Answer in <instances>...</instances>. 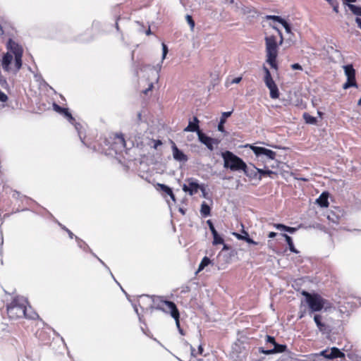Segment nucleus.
<instances>
[{
    "mask_svg": "<svg viewBox=\"0 0 361 361\" xmlns=\"http://www.w3.org/2000/svg\"><path fill=\"white\" fill-rule=\"evenodd\" d=\"M237 238L238 239L244 240L247 243H250V244H253V245H257L258 244L257 242H256V241L253 240L252 238H250L248 236V234L247 233H245V235H241L237 234Z\"/></svg>",
    "mask_w": 361,
    "mask_h": 361,
    "instance_id": "28",
    "label": "nucleus"
},
{
    "mask_svg": "<svg viewBox=\"0 0 361 361\" xmlns=\"http://www.w3.org/2000/svg\"><path fill=\"white\" fill-rule=\"evenodd\" d=\"M155 309L162 311L166 314H170V315L176 321V325L181 334H183V329L180 325V312L177 308L176 305L172 302L159 298L158 300L154 301Z\"/></svg>",
    "mask_w": 361,
    "mask_h": 361,
    "instance_id": "4",
    "label": "nucleus"
},
{
    "mask_svg": "<svg viewBox=\"0 0 361 361\" xmlns=\"http://www.w3.org/2000/svg\"><path fill=\"white\" fill-rule=\"evenodd\" d=\"M303 118L305 119V122L308 124L314 125L317 123V121L315 117L310 116L307 113L303 114Z\"/></svg>",
    "mask_w": 361,
    "mask_h": 361,
    "instance_id": "24",
    "label": "nucleus"
},
{
    "mask_svg": "<svg viewBox=\"0 0 361 361\" xmlns=\"http://www.w3.org/2000/svg\"><path fill=\"white\" fill-rule=\"evenodd\" d=\"M266 342L268 343H271L272 345H275L276 343L274 337L267 335L266 336Z\"/></svg>",
    "mask_w": 361,
    "mask_h": 361,
    "instance_id": "35",
    "label": "nucleus"
},
{
    "mask_svg": "<svg viewBox=\"0 0 361 361\" xmlns=\"http://www.w3.org/2000/svg\"><path fill=\"white\" fill-rule=\"evenodd\" d=\"M274 348L271 350H260V352L265 354V355H270V354H274L278 353H283L286 350L287 346L286 345L279 344L276 343L274 345Z\"/></svg>",
    "mask_w": 361,
    "mask_h": 361,
    "instance_id": "16",
    "label": "nucleus"
},
{
    "mask_svg": "<svg viewBox=\"0 0 361 361\" xmlns=\"http://www.w3.org/2000/svg\"><path fill=\"white\" fill-rule=\"evenodd\" d=\"M302 295L305 297V301L311 313L321 311L326 302V300L318 293H310L303 290Z\"/></svg>",
    "mask_w": 361,
    "mask_h": 361,
    "instance_id": "5",
    "label": "nucleus"
},
{
    "mask_svg": "<svg viewBox=\"0 0 361 361\" xmlns=\"http://www.w3.org/2000/svg\"><path fill=\"white\" fill-rule=\"evenodd\" d=\"M7 49L15 56V71H18L22 66L23 48L13 39H9L7 42Z\"/></svg>",
    "mask_w": 361,
    "mask_h": 361,
    "instance_id": "7",
    "label": "nucleus"
},
{
    "mask_svg": "<svg viewBox=\"0 0 361 361\" xmlns=\"http://www.w3.org/2000/svg\"><path fill=\"white\" fill-rule=\"evenodd\" d=\"M198 350H199V353L200 354H202V352H203V348L202 345H200L199 348H198Z\"/></svg>",
    "mask_w": 361,
    "mask_h": 361,
    "instance_id": "47",
    "label": "nucleus"
},
{
    "mask_svg": "<svg viewBox=\"0 0 361 361\" xmlns=\"http://www.w3.org/2000/svg\"><path fill=\"white\" fill-rule=\"evenodd\" d=\"M331 214H334L333 212H331L330 214L328 215V219L329 220L332 221L333 222L338 223V217L336 216V219H334V217H332L331 216Z\"/></svg>",
    "mask_w": 361,
    "mask_h": 361,
    "instance_id": "40",
    "label": "nucleus"
},
{
    "mask_svg": "<svg viewBox=\"0 0 361 361\" xmlns=\"http://www.w3.org/2000/svg\"><path fill=\"white\" fill-rule=\"evenodd\" d=\"M241 77L235 78L234 79L232 80L231 84H238L241 81Z\"/></svg>",
    "mask_w": 361,
    "mask_h": 361,
    "instance_id": "41",
    "label": "nucleus"
},
{
    "mask_svg": "<svg viewBox=\"0 0 361 361\" xmlns=\"http://www.w3.org/2000/svg\"><path fill=\"white\" fill-rule=\"evenodd\" d=\"M329 192H323L319 198L317 200V203L321 207H329Z\"/></svg>",
    "mask_w": 361,
    "mask_h": 361,
    "instance_id": "19",
    "label": "nucleus"
},
{
    "mask_svg": "<svg viewBox=\"0 0 361 361\" xmlns=\"http://www.w3.org/2000/svg\"><path fill=\"white\" fill-rule=\"evenodd\" d=\"M272 27L278 32L281 39L279 43H278L276 36L270 35L265 37L266 62L269 64L272 68L277 70L278 64L276 58L279 53V46L282 44L283 37L282 32L278 27L274 25H273Z\"/></svg>",
    "mask_w": 361,
    "mask_h": 361,
    "instance_id": "2",
    "label": "nucleus"
},
{
    "mask_svg": "<svg viewBox=\"0 0 361 361\" xmlns=\"http://www.w3.org/2000/svg\"><path fill=\"white\" fill-rule=\"evenodd\" d=\"M7 99H8V97L6 96V94L0 90V101L6 102L7 100Z\"/></svg>",
    "mask_w": 361,
    "mask_h": 361,
    "instance_id": "39",
    "label": "nucleus"
},
{
    "mask_svg": "<svg viewBox=\"0 0 361 361\" xmlns=\"http://www.w3.org/2000/svg\"><path fill=\"white\" fill-rule=\"evenodd\" d=\"M317 113H318V114H319V116H322V112L318 111Z\"/></svg>",
    "mask_w": 361,
    "mask_h": 361,
    "instance_id": "56",
    "label": "nucleus"
},
{
    "mask_svg": "<svg viewBox=\"0 0 361 361\" xmlns=\"http://www.w3.org/2000/svg\"><path fill=\"white\" fill-rule=\"evenodd\" d=\"M116 29L118 30V25L117 23H116Z\"/></svg>",
    "mask_w": 361,
    "mask_h": 361,
    "instance_id": "55",
    "label": "nucleus"
},
{
    "mask_svg": "<svg viewBox=\"0 0 361 361\" xmlns=\"http://www.w3.org/2000/svg\"><path fill=\"white\" fill-rule=\"evenodd\" d=\"M152 87H153V84H152V83H151V84L149 85V87L147 88V90H149V91L152 90Z\"/></svg>",
    "mask_w": 361,
    "mask_h": 361,
    "instance_id": "49",
    "label": "nucleus"
},
{
    "mask_svg": "<svg viewBox=\"0 0 361 361\" xmlns=\"http://www.w3.org/2000/svg\"><path fill=\"white\" fill-rule=\"evenodd\" d=\"M231 114L232 111H226L222 113L220 121L218 125V130L220 132H225L224 125L226 123V118H228L231 115Z\"/></svg>",
    "mask_w": 361,
    "mask_h": 361,
    "instance_id": "20",
    "label": "nucleus"
},
{
    "mask_svg": "<svg viewBox=\"0 0 361 361\" xmlns=\"http://www.w3.org/2000/svg\"><path fill=\"white\" fill-rule=\"evenodd\" d=\"M116 136H117V137L120 140L121 142L123 145H125V142H126V141H125V139H124L123 135V134H120V135H117Z\"/></svg>",
    "mask_w": 361,
    "mask_h": 361,
    "instance_id": "42",
    "label": "nucleus"
},
{
    "mask_svg": "<svg viewBox=\"0 0 361 361\" xmlns=\"http://www.w3.org/2000/svg\"><path fill=\"white\" fill-rule=\"evenodd\" d=\"M250 147L255 153V154L258 157H265L269 160H274L276 158V152L271 149L254 145H250Z\"/></svg>",
    "mask_w": 361,
    "mask_h": 361,
    "instance_id": "10",
    "label": "nucleus"
},
{
    "mask_svg": "<svg viewBox=\"0 0 361 361\" xmlns=\"http://www.w3.org/2000/svg\"><path fill=\"white\" fill-rule=\"evenodd\" d=\"M202 190L203 197H206L207 192L203 186H200L197 182H190L189 186L183 185V190L188 192L190 195L196 194L199 190Z\"/></svg>",
    "mask_w": 361,
    "mask_h": 361,
    "instance_id": "13",
    "label": "nucleus"
},
{
    "mask_svg": "<svg viewBox=\"0 0 361 361\" xmlns=\"http://www.w3.org/2000/svg\"><path fill=\"white\" fill-rule=\"evenodd\" d=\"M326 1H328L331 5H334L336 0H326Z\"/></svg>",
    "mask_w": 361,
    "mask_h": 361,
    "instance_id": "48",
    "label": "nucleus"
},
{
    "mask_svg": "<svg viewBox=\"0 0 361 361\" xmlns=\"http://www.w3.org/2000/svg\"><path fill=\"white\" fill-rule=\"evenodd\" d=\"M148 92H149V90H147V89H146L145 90L143 91L144 94H147Z\"/></svg>",
    "mask_w": 361,
    "mask_h": 361,
    "instance_id": "54",
    "label": "nucleus"
},
{
    "mask_svg": "<svg viewBox=\"0 0 361 361\" xmlns=\"http://www.w3.org/2000/svg\"><path fill=\"white\" fill-rule=\"evenodd\" d=\"M331 352L329 353V350L326 349L320 353V355L327 359H335V358H345V354L341 352L338 348L333 347L331 349Z\"/></svg>",
    "mask_w": 361,
    "mask_h": 361,
    "instance_id": "11",
    "label": "nucleus"
},
{
    "mask_svg": "<svg viewBox=\"0 0 361 361\" xmlns=\"http://www.w3.org/2000/svg\"><path fill=\"white\" fill-rule=\"evenodd\" d=\"M210 262H211V260L209 259V257H204L203 259H202L200 264H199L198 271H201L202 270H203L205 267H207V265H209L210 264Z\"/></svg>",
    "mask_w": 361,
    "mask_h": 361,
    "instance_id": "26",
    "label": "nucleus"
},
{
    "mask_svg": "<svg viewBox=\"0 0 361 361\" xmlns=\"http://www.w3.org/2000/svg\"><path fill=\"white\" fill-rule=\"evenodd\" d=\"M322 316L319 314H315L314 317V322L316 323L318 329L320 331H323L324 329L325 325L324 323L322 322Z\"/></svg>",
    "mask_w": 361,
    "mask_h": 361,
    "instance_id": "23",
    "label": "nucleus"
},
{
    "mask_svg": "<svg viewBox=\"0 0 361 361\" xmlns=\"http://www.w3.org/2000/svg\"><path fill=\"white\" fill-rule=\"evenodd\" d=\"M276 233H275V232H270L268 234V237L270 238H273L276 237Z\"/></svg>",
    "mask_w": 361,
    "mask_h": 361,
    "instance_id": "45",
    "label": "nucleus"
},
{
    "mask_svg": "<svg viewBox=\"0 0 361 361\" xmlns=\"http://www.w3.org/2000/svg\"><path fill=\"white\" fill-rule=\"evenodd\" d=\"M146 34H147V35H150V34H151V30H150V29H149L148 30H147V31H146Z\"/></svg>",
    "mask_w": 361,
    "mask_h": 361,
    "instance_id": "51",
    "label": "nucleus"
},
{
    "mask_svg": "<svg viewBox=\"0 0 361 361\" xmlns=\"http://www.w3.org/2000/svg\"><path fill=\"white\" fill-rule=\"evenodd\" d=\"M266 19L267 20H273L274 21H276L279 23L281 24V23L284 20V19H283L281 17L279 16H266Z\"/></svg>",
    "mask_w": 361,
    "mask_h": 361,
    "instance_id": "30",
    "label": "nucleus"
},
{
    "mask_svg": "<svg viewBox=\"0 0 361 361\" xmlns=\"http://www.w3.org/2000/svg\"><path fill=\"white\" fill-rule=\"evenodd\" d=\"M224 161V167L230 169L233 171H241L245 163L242 159L235 155L229 151H226L221 154Z\"/></svg>",
    "mask_w": 361,
    "mask_h": 361,
    "instance_id": "6",
    "label": "nucleus"
},
{
    "mask_svg": "<svg viewBox=\"0 0 361 361\" xmlns=\"http://www.w3.org/2000/svg\"><path fill=\"white\" fill-rule=\"evenodd\" d=\"M283 236L285 238L286 241L288 245L289 250L293 252L298 254L299 252L298 250L295 247L293 242L292 238L288 235L287 234H283Z\"/></svg>",
    "mask_w": 361,
    "mask_h": 361,
    "instance_id": "21",
    "label": "nucleus"
},
{
    "mask_svg": "<svg viewBox=\"0 0 361 361\" xmlns=\"http://www.w3.org/2000/svg\"><path fill=\"white\" fill-rule=\"evenodd\" d=\"M54 109H55L57 112H59V113H60V114H62V113L63 112V111L66 109L65 108H62V107L59 106V105H57V104H54Z\"/></svg>",
    "mask_w": 361,
    "mask_h": 361,
    "instance_id": "37",
    "label": "nucleus"
},
{
    "mask_svg": "<svg viewBox=\"0 0 361 361\" xmlns=\"http://www.w3.org/2000/svg\"><path fill=\"white\" fill-rule=\"evenodd\" d=\"M156 188L164 198H166L167 196H169L174 203L176 202L175 195L171 188L164 184L157 183Z\"/></svg>",
    "mask_w": 361,
    "mask_h": 361,
    "instance_id": "14",
    "label": "nucleus"
},
{
    "mask_svg": "<svg viewBox=\"0 0 361 361\" xmlns=\"http://www.w3.org/2000/svg\"><path fill=\"white\" fill-rule=\"evenodd\" d=\"M348 7H349L350 10L355 15L360 16H361V7L360 6H355V5H353V4H348Z\"/></svg>",
    "mask_w": 361,
    "mask_h": 361,
    "instance_id": "29",
    "label": "nucleus"
},
{
    "mask_svg": "<svg viewBox=\"0 0 361 361\" xmlns=\"http://www.w3.org/2000/svg\"><path fill=\"white\" fill-rule=\"evenodd\" d=\"M185 132H197L201 131L199 127V120L197 117L193 118V121H189L188 126L184 129Z\"/></svg>",
    "mask_w": 361,
    "mask_h": 361,
    "instance_id": "18",
    "label": "nucleus"
},
{
    "mask_svg": "<svg viewBox=\"0 0 361 361\" xmlns=\"http://www.w3.org/2000/svg\"><path fill=\"white\" fill-rule=\"evenodd\" d=\"M162 61L165 59L166 56V54L168 53V47L167 46L164 44V43H162Z\"/></svg>",
    "mask_w": 361,
    "mask_h": 361,
    "instance_id": "34",
    "label": "nucleus"
},
{
    "mask_svg": "<svg viewBox=\"0 0 361 361\" xmlns=\"http://www.w3.org/2000/svg\"><path fill=\"white\" fill-rule=\"evenodd\" d=\"M198 139L202 143L205 145L210 150L214 149V145H218L219 142L216 139H214L206 135L202 131H198Z\"/></svg>",
    "mask_w": 361,
    "mask_h": 361,
    "instance_id": "12",
    "label": "nucleus"
},
{
    "mask_svg": "<svg viewBox=\"0 0 361 361\" xmlns=\"http://www.w3.org/2000/svg\"><path fill=\"white\" fill-rule=\"evenodd\" d=\"M274 226L277 229L283 230V231H288L289 233H293V232H295L296 231L295 228L289 227V226H285V225L281 224H275Z\"/></svg>",
    "mask_w": 361,
    "mask_h": 361,
    "instance_id": "25",
    "label": "nucleus"
},
{
    "mask_svg": "<svg viewBox=\"0 0 361 361\" xmlns=\"http://www.w3.org/2000/svg\"><path fill=\"white\" fill-rule=\"evenodd\" d=\"M185 18H186L188 23L189 24V25L190 27V29L192 30L195 27V22H194L192 16L190 15H187Z\"/></svg>",
    "mask_w": 361,
    "mask_h": 361,
    "instance_id": "31",
    "label": "nucleus"
},
{
    "mask_svg": "<svg viewBox=\"0 0 361 361\" xmlns=\"http://www.w3.org/2000/svg\"><path fill=\"white\" fill-rule=\"evenodd\" d=\"M263 71L264 72V81L270 91V97L271 99H278L279 97V91L271 77L269 70L266 66H263Z\"/></svg>",
    "mask_w": 361,
    "mask_h": 361,
    "instance_id": "8",
    "label": "nucleus"
},
{
    "mask_svg": "<svg viewBox=\"0 0 361 361\" xmlns=\"http://www.w3.org/2000/svg\"><path fill=\"white\" fill-rule=\"evenodd\" d=\"M357 105H359V106L361 105V97H360V99L358 100Z\"/></svg>",
    "mask_w": 361,
    "mask_h": 361,
    "instance_id": "52",
    "label": "nucleus"
},
{
    "mask_svg": "<svg viewBox=\"0 0 361 361\" xmlns=\"http://www.w3.org/2000/svg\"><path fill=\"white\" fill-rule=\"evenodd\" d=\"M154 142H155V144H154V147L155 149H157L159 145H161L162 144V142L160 140H156Z\"/></svg>",
    "mask_w": 361,
    "mask_h": 361,
    "instance_id": "44",
    "label": "nucleus"
},
{
    "mask_svg": "<svg viewBox=\"0 0 361 361\" xmlns=\"http://www.w3.org/2000/svg\"><path fill=\"white\" fill-rule=\"evenodd\" d=\"M207 224H208V226L209 227V229H210L212 233H214L216 231V230L215 229V228H214L212 221L211 220H208L207 221Z\"/></svg>",
    "mask_w": 361,
    "mask_h": 361,
    "instance_id": "36",
    "label": "nucleus"
},
{
    "mask_svg": "<svg viewBox=\"0 0 361 361\" xmlns=\"http://www.w3.org/2000/svg\"><path fill=\"white\" fill-rule=\"evenodd\" d=\"M249 178L252 179H262V178H270V179H288V177L282 173L281 171L276 169L275 171L269 170L267 169H259L257 168L254 164H246L243 166L242 171Z\"/></svg>",
    "mask_w": 361,
    "mask_h": 361,
    "instance_id": "3",
    "label": "nucleus"
},
{
    "mask_svg": "<svg viewBox=\"0 0 361 361\" xmlns=\"http://www.w3.org/2000/svg\"><path fill=\"white\" fill-rule=\"evenodd\" d=\"M70 122L73 123L74 121V118L72 116L71 114L68 111V109H66L62 113Z\"/></svg>",
    "mask_w": 361,
    "mask_h": 361,
    "instance_id": "32",
    "label": "nucleus"
},
{
    "mask_svg": "<svg viewBox=\"0 0 361 361\" xmlns=\"http://www.w3.org/2000/svg\"><path fill=\"white\" fill-rule=\"evenodd\" d=\"M12 61H13V55L11 53L7 52L4 55V56L1 59V65H2L3 69L5 71L8 72L11 70L10 65L11 64Z\"/></svg>",
    "mask_w": 361,
    "mask_h": 361,
    "instance_id": "17",
    "label": "nucleus"
},
{
    "mask_svg": "<svg viewBox=\"0 0 361 361\" xmlns=\"http://www.w3.org/2000/svg\"><path fill=\"white\" fill-rule=\"evenodd\" d=\"M332 6L334 7V11L337 13L338 12V6L335 5L334 4Z\"/></svg>",
    "mask_w": 361,
    "mask_h": 361,
    "instance_id": "46",
    "label": "nucleus"
},
{
    "mask_svg": "<svg viewBox=\"0 0 361 361\" xmlns=\"http://www.w3.org/2000/svg\"><path fill=\"white\" fill-rule=\"evenodd\" d=\"M27 300L20 295H16L6 305V314L10 319L21 318L35 319L36 313L30 314L27 311Z\"/></svg>",
    "mask_w": 361,
    "mask_h": 361,
    "instance_id": "1",
    "label": "nucleus"
},
{
    "mask_svg": "<svg viewBox=\"0 0 361 361\" xmlns=\"http://www.w3.org/2000/svg\"><path fill=\"white\" fill-rule=\"evenodd\" d=\"M281 25L283 26V27L285 28L286 32L287 33H288V34L291 33V27H290V25L285 20L281 23Z\"/></svg>",
    "mask_w": 361,
    "mask_h": 361,
    "instance_id": "33",
    "label": "nucleus"
},
{
    "mask_svg": "<svg viewBox=\"0 0 361 361\" xmlns=\"http://www.w3.org/2000/svg\"><path fill=\"white\" fill-rule=\"evenodd\" d=\"M345 75L347 78L346 82L343 85V88L347 90L350 87H357V84L355 80V70L353 65H346L343 66Z\"/></svg>",
    "mask_w": 361,
    "mask_h": 361,
    "instance_id": "9",
    "label": "nucleus"
},
{
    "mask_svg": "<svg viewBox=\"0 0 361 361\" xmlns=\"http://www.w3.org/2000/svg\"><path fill=\"white\" fill-rule=\"evenodd\" d=\"M355 22L357 24V26L361 29V19L360 18H356Z\"/></svg>",
    "mask_w": 361,
    "mask_h": 361,
    "instance_id": "43",
    "label": "nucleus"
},
{
    "mask_svg": "<svg viewBox=\"0 0 361 361\" xmlns=\"http://www.w3.org/2000/svg\"><path fill=\"white\" fill-rule=\"evenodd\" d=\"M200 213L202 216L206 217L210 215L211 209L210 207L206 203L203 202L201 204Z\"/></svg>",
    "mask_w": 361,
    "mask_h": 361,
    "instance_id": "22",
    "label": "nucleus"
},
{
    "mask_svg": "<svg viewBox=\"0 0 361 361\" xmlns=\"http://www.w3.org/2000/svg\"><path fill=\"white\" fill-rule=\"evenodd\" d=\"M291 68L293 70H300L302 71V68L299 63H293L291 65Z\"/></svg>",
    "mask_w": 361,
    "mask_h": 361,
    "instance_id": "38",
    "label": "nucleus"
},
{
    "mask_svg": "<svg viewBox=\"0 0 361 361\" xmlns=\"http://www.w3.org/2000/svg\"><path fill=\"white\" fill-rule=\"evenodd\" d=\"M230 2L231 3H233V0H230Z\"/></svg>",
    "mask_w": 361,
    "mask_h": 361,
    "instance_id": "57",
    "label": "nucleus"
},
{
    "mask_svg": "<svg viewBox=\"0 0 361 361\" xmlns=\"http://www.w3.org/2000/svg\"><path fill=\"white\" fill-rule=\"evenodd\" d=\"M298 180L305 181V180H307L306 178H302L298 179Z\"/></svg>",
    "mask_w": 361,
    "mask_h": 361,
    "instance_id": "53",
    "label": "nucleus"
},
{
    "mask_svg": "<svg viewBox=\"0 0 361 361\" xmlns=\"http://www.w3.org/2000/svg\"><path fill=\"white\" fill-rule=\"evenodd\" d=\"M3 34H4V30H3L1 25H0V35H3Z\"/></svg>",
    "mask_w": 361,
    "mask_h": 361,
    "instance_id": "50",
    "label": "nucleus"
},
{
    "mask_svg": "<svg viewBox=\"0 0 361 361\" xmlns=\"http://www.w3.org/2000/svg\"><path fill=\"white\" fill-rule=\"evenodd\" d=\"M172 152L175 160L183 162L188 161V157L177 147L175 143L172 145Z\"/></svg>",
    "mask_w": 361,
    "mask_h": 361,
    "instance_id": "15",
    "label": "nucleus"
},
{
    "mask_svg": "<svg viewBox=\"0 0 361 361\" xmlns=\"http://www.w3.org/2000/svg\"><path fill=\"white\" fill-rule=\"evenodd\" d=\"M213 235V244L214 245H219L223 244L224 243V239L219 235L217 231H216L214 233H212Z\"/></svg>",
    "mask_w": 361,
    "mask_h": 361,
    "instance_id": "27",
    "label": "nucleus"
}]
</instances>
